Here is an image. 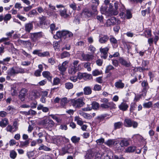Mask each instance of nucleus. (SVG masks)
Returning <instances> with one entry per match:
<instances>
[{"label":"nucleus","mask_w":159,"mask_h":159,"mask_svg":"<svg viewBox=\"0 0 159 159\" xmlns=\"http://www.w3.org/2000/svg\"><path fill=\"white\" fill-rule=\"evenodd\" d=\"M84 97H80L77 99H73L71 100L70 103L74 108H79L85 104Z\"/></svg>","instance_id":"f257e3e1"},{"label":"nucleus","mask_w":159,"mask_h":159,"mask_svg":"<svg viewBox=\"0 0 159 159\" xmlns=\"http://www.w3.org/2000/svg\"><path fill=\"white\" fill-rule=\"evenodd\" d=\"M73 36V34L71 32L67 30H63L61 31L57 32L56 35L54 36V38L55 39L60 38H62L64 39H66L68 37H72Z\"/></svg>","instance_id":"f03ea898"},{"label":"nucleus","mask_w":159,"mask_h":159,"mask_svg":"<svg viewBox=\"0 0 159 159\" xmlns=\"http://www.w3.org/2000/svg\"><path fill=\"white\" fill-rule=\"evenodd\" d=\"M107 154L103 155L101 152H97L95 156V159H111L113 157V153L112 152L108 151Z\"/></svg>","instance_id":"7ed1b4c3"},{"label":"nucleus","mask_w":159,"mask_h":159,"mask_svg":"<svg viewBox=\"0 0 159 159\" xmlns=\"http://www.w3.org/2000/svg\"><path fill=\"white\" fill-rule=\"evenodd\" d=\"M41 123L47 129L52 127L54 125V122L48 117H46L41 121Z\"/></svg>","instance_id":"20e7f679"},{"label":"nucleus","mask_w":159,"mask_h":159,"mask_svg":"<svg viewBox=\"0 0 159 159\" xmlns=\"http://www.w3.org/2000/svg\"><path fill=\"white\" fill-rule=\"evenodd\" d=\"M124 124L126 127H131L132 126L134 128H136L138 125L137 122L132 121L129 119H125L124 121Z\"/></svg>","instance_id":"39448f33"},{"label":"nucleus","mask_w":159,"mask_h":159,"mask_svg":"<svg viewBox=\"0 0 159 159\" xmlns=\"http://www.w3.org/2000/svg\"><path fill=\"white\" fill-rule=\"evenodd\" d=\"M69 62L68 61H66L63 62L61 65L58 66V69L62 74H63L66 70L68 66Z\"/></svg>","instance_id":"423d86ee"},{"label":"nucleus","mask_w":159,"mask_h":159,"mask_svg":"<svg viewBox=\"0 0 159 159\" xmlns=\"http://www.w3.org/2000/svg\"><path fill=\"white\" fill-rule=\"evenodd\" d=\"M109 50V48L107 47L104 48H101L100 49V51L101 53V57L104 59H106L108 56L107 52Z\"/></svg>","instance_id":"0eeeda50"},{"label":"nucleus","mask_w":159,"mask_h":159,"mask_svg":"<svg viewBox=\"0 0 159 159\" xmlns=\"http://www.w3.org/2000/svg\"><path fill=\"white\" fill-rule=\"evenodd\" d=\"M18 42L20 44H22L25 48L31 49V43L29 40L23 41L19 39L18 40Z\"/></svg>","instance_id":"6e6552de"},{"label":"nucleus","mask_w":159,"mask_h":159,"mask_svg":"<svg viewBox=\"0 0 159 159\" xmlns=\"http://www.w3.org/2000/svg\"><path fill=\"white\" fill-rule=\"evenodd\" d=\"M18 129L17 124L16 123H14L12 126L9 125L7 128V130L11 132H13L16 131Z\"/></svg>","instance_id":"1a4fd4ad"},{"label":"nucleus","mask_w":159,"mask_h":159,"mask_svg":"<svg viewBox=\"0 0 159 159\" xmlns=\"http://www.w3.org/2000/svg\"><path fill=\"white\" fill-rule=\"evenodd\" d=\"M116 22V19L115 17H113L107 20L106 23L105 25L107 27H108L114 25Z\"/></svg>","instance_id":"9d476101"},{"label":"nucleus","mask_w":159,"mask_h":159,"mask_svg":"<svg viewBox=\"0 0 159 159\" xmlns=\"http://www.w3.org/2000/svg\"><path fill=\"white\" fill-rule=\"evenodd\" d=\"M27 92V90L25 89H22L20 91L19 97L21 101H23L25 100Z\"/></svg>","instance_id":"9b49d317"},{"label":"nucleus","mask_w":159,"mask_h":159,"mask_svg":"<svg viewBox=\"0 0 159 159\" xmlns=\"http://www.w3.org/2000/svg\"><path fill=\"white\" fill-rule=\"evenodd\" d=\"M42 36V34L41 32L34 33L31 35V38L32 40L35 42Z\"/></svg>","instance_id":"f8f14e48"},{"label":"nucleus","mask_w":159,"mask_h":159,"mask_svg":"<svg viewBox=\"0 0 159 159\" xmlns=\"http://www.w3.org/2000/svg\"><path fill=\"white\" fill-rule=\"evenodd\" d=\"M93 13L87 8L84 9L82 13V15L85 17H89L91 16Z\"/></svg>","instance_id":"ddd939ff"},{"label":"nucleus","mask_w":159,"mask_h":159,"mask_svg":"<svg viewBox=\"0 0 159 159\" xmlns=\"http://www.w3.org/2000/svg\"><path fill=\"white\" fill-rule=\"evenodd\" d=\"M119 61L120 64L126 67H129L130 66V63L126 61L123 57H120L119 58Z\"/></svg>","instance_id":"4468645a"},{"label":"nucleus","mask_w":159,"mask_h":159,"mask_svg":"<svg viewBox=\"0 0 159 159\" xmlns=\"http://www.w3.org/2000/svg\"><path fill=\"white\" fill-rule=\"evenodd\" d=\"M118 4L117 3H115L114 8H113V9H111L110 12L112 15L115 16L117 15L118 13Z\"/></svg>","instance_id":"2eb2a0df"},{"label":"nucleus","mask_w":159,"mask_h":159,"mask_svg":"<svg viewBox=\"0 0 159 159\" xmlns=\"http://www.w3.org/2000/svg\"><path fill=\"white\" fill-rule=\"evenodd\" d=\"M12 68L15 74L19 73H23L25 72V70L23 68L17 67H13Z\"/></svg>","instance_id":"dca6fc26"},{"label":"nucleus","mask_w":159,"mask_h":159,"mask_svg":"<svg viewBox=\"0 0 159 159\" xmlns=\"http://www.w3.org/2000/svg\"><path fill=\"white\" fill-rule=\"evenodd\" d=\"M67 9L65 8H64L63 9H60L59 10L60 15L64 18L68 17L69 15L67 14Z\"/></svg>","instance_id":"f3484780"},{"label":"nucleus","mask_w":159,"mask_h":159,"mask_svg":"<svg viewBox=\"0 0 159 159\" xmlns=\"http://www.w3.org/2000/svg\"><path fill=\"white\" fill-rule=\"evenodd\" d=\"M25 30L27 32L29 33L33 28V25L32 23H28L25 24Z\"/></svg>","instance_id":"a211bd4d"},{"label":"nucleus","mask_w":159,"mask_h":159,"mask_svg":"<svg viewBox=\"0 0 159 159\" xmlns=\"http://www.w3.org/2000/svg\"><path fill=\"white\" fill-rule=\"evenodd\" d=\"M80 61L78 60H74L71 64L70 66H72L76 68L77 70H80L81 69L80 67V64H79Z\"/></svg>","instance_id":"6ab92c4d"},{"label":"nucleus","mask_w":159,"mask_h":159,"mask_svg":"<svg viewBox=\"0 0 159 159\" xmlns=\"http://www.w3.org/2000/svg\"><path fill=\"white\" fill-rule=\"evenodd\" d=\"M129 107L128 105L124 102H122L120 105L119 106V109L122 111H126Z\"/></svg>","instance_id":"aec40b11"},{"label":"nucleus","mask_w":159,"mask_h":159,"mask_svg":"<svg viewBox=\"0 0 159 159\" xmlns=\"http://www.w3.org/2000/svg\"><path fill=\"white\" fill-rule=\"evenodd\" d=\"M115 86L118 89H122L125 86L124 83L122 82V80H119L115 84Z\"/></svg>","instance_id":"412c9836"},{"label":"nucleus","mask_w":159,"mask_h":159,"mask_svg":"<svg viewBox=\"0 0 159 159\" xmlns=\"http://www.w3.org/2000/svg\"><path fill=\"white\" fill-rule=\"evenodd\" d=\"M83 59L84 60L87 61H90L93 60L94 56L93 55H89V54H83L82 55Z\"/></svg>","instance_id":"4be33fe9"},{"label":"nucleus","mask_w":159,"mask_h":159,"mask_svg":"<svg viewBox=\"0 0 159 159\" xmlns=\"http://www.w3.org/2000/svg\"><path fill=\"white\" fill-rule=\"evenodd\" d=\"M39 94L36 91H35L31 93L30 96V98L32 100H34L39 98Z\"/></svg>","instance_id":"5701e85b"},{"label":"nucleus","mask_w":159,"mask_h":159,"mask_svg":"<svg viewBox=\"0 0 159 159\" xmlns=\"http://www.w3.org/2000/svg\"><path fill=\"white\" fill-rule=\"evenodd\" d=\"M108 39L109 37L107 35H104L99 38V41L101 43H104L108 41Z\"/></svg>","instance_id":"b1692460"},{"label":"nucleus","mask_w":159,"mask_h":159,"mask_svg":"<svg viewBox=\"0 0 159 159\" xmlns=\"http://www.w3.org/2000/svg\"><path fill=\"white\" fill-rule=\"evenodd\" d=\"M78 70H77L76 68L70 65L68 69V72L70 74L74 75L75 74Z\"/></svg>","instance_id":"393cba45"},{"label":"nucleus","mask_w":159,"mask_h":159,"mask_svg":"<svg viewBox=\"0 0 159 159\" xmlns=\"http://www.w3.org/2000/svg\"><path fill=\"white\" fill-rule=\"evenodd\" d=\"M84 92L85 95H88L91 93L92 90L90 87L86 86L84 89Z\"/></svg>","instance_id":"a878e982"},{"label":"nucleus","mask_w":159,"mask_h":159,"mask_svg":"<svg viewBox=\"0 0 159 159\" xmlns=\"http://www.w3.org/2000/svg\"><path fill=\"white\" fill-rule=\"evenodd\" d=\"M43 75L44 77L47 78L49 81H51L52 76L49 72L44 71L43 73Z\"/></svg>","instance_id":"bb28decb"},{"label":"nucleus","mask_w":159,"mask_h":159,"mask_svg":"<svg viewBox=\"0 0 159 159\" xmlns=\"http://www.w3.org/2000/svg\"><path fill=\"white\" fill-rule=\"evenodd\" d=\"M37 109L38 110H42L43 112H47L49 110V108L46 107H44L42 105L39 104L37 107Z\"/></svg>","instance_id":"cd10ccee"},{"label":"nucleus","mask_w":159,"mask_h":159,"mask_svg":"<svg viewBox=\"0 0 159 159\" xmlns=\"http://www.w3.org/2000/svg\"><path fill=\"white\" fill-rule=\"evenodd\" d=\"M120 145L122 147L127 146L129 144L128 140L124 139L121 140L120 143Z\"/></svg>","instance_id":"c85d7f7f"},{"label":"nucleus","mask_w":159,"mask_h":159,"mask_svg":"<svg viewBox=\"0 0 159 159\" xmlns=\"http://www.w3.org/2000/svg\"><path fill=\"white\" fill-rule=\"evenodd\" d=\"M93 156L94 153L93 152L90 150L88 151L85 157L86 158L88 159H90L93 157Z\"/></svg>","instance_id":"c756f323"},{"label":"nucleus","mask_w":159,"mask_h":159,"mask_svg":"<svg viewBox=\"0 0 159 159\" xmlns=\"http://www.w3.org/2000/svg\"><path fill=\"white\" fill-rule=\"evenodd\" d=\"M8 124V120L7 119H4L0 122V126L1 127H5Z\"/></svg>","instance_id":"7c9ffc66"},{"label":"nucleus","mask_w":159,"mask_h":159,"mask_svg":"<svg viewBox=\"0 0 159 159\" xmlns=\"http://www.w3.org/2000/svg\"><path fill=\"white\" fill-rule=\"evenodd\" d=\"M136 148L135 146H130L125 149L126 152H133L135 150Z\"/></svg>","instance_id":"2f4dec72"},{"label":"nucleus","mask_w":159,"mask_h":159,"mask_svg":"<svg viewBox=\"0 0 159 159\" xmlns=\"http://www.w3.org/2000/svg\"><path fill=\"white\" fill-rule=\"evenodd\" d=\"M74 120L75 121H76L77 124L79 125H82L83 124V122L79 116H75V117Z\"/></svg>","instance_id":"473e14b6"},{"label":"nucleus","mask_w":159,"mask_h":159,"mask_svg":"<svg viewBox=\"0 0 159 159\" xmlns=\"http://www.w3.org/2000/svg\"><path fill=\"white\" fill-rule=\"evenodd\" d=\"M53 119L55 120L57 123H61V119L59 117H57L55 115L51 114L49 115Z\"/></svg>","instance_id":"72a5a7b5"},{"label":"nucleus","mask_w":159,"mask_h":159,"mask_svg":"<svg viewBox=\"0 0 159 159\" xmlns=\"http://www.w3.org/2000/svg\"><path fill=\"white\" fill-rule=\"evenodd\" d=\"M25 114L27 115H34L37 114V112L35 111L30 109L28 112H24Z\"/></svg>","instance_id":"f704fd0d"},{"label":"nucleus","mask_w":159,"mask_h":159,"mask_svg":"<svg viewBox=\"0 0 159 159\" xmlns=\"http://www.w3.org/2000/svg\"><path fill=\"white\" fill-rule=\"evenodd\" d=\"M68 102V101L67 98L66 97H64L61 99V105L63 107H64L65 105Z\"/></svg>","instance_id":"c9c22d12"},{"label":"nucleus","mask_w":159,"mask_h":159,"mask_svg":"<svg viewBox=\"0 0 159 159\" xmlns=\"http://www.w3.org/2000/svg\"><path fill=\"white\" fill-rule=\"evenodd\" d=\"M7 73L8 75L12 76H14L16 75L12 67L8 70Z\"/></svg>","instance_id":"e433bc0d"},{"label":"nucleus","mask_w":159,"mask_h":159,"mask_svg":"<svg viewBox=\"0 0 159 159\" xmlns=\"http://www.w3.org/2000/svg\"><path fill=\"white\" fill-rule=\"evenodd\" d=\"M114 69V67L112 65H109L106 67L105 71V73H108L109 72L110 70H113Z\"/></svg>","instance_id":"4c0bfd02"},{"label":"nucleus","mask_w":159,"mask_h":159,"mask_svg":"<svg viewBox=\"0 0 159 159\" xmlns=\"http://www.w3.org/2000/svg\"><path fill=\"white\" fill-rule=\"evenodd\" d=\"M10 156L11 158L14 159L16 157L17 153L15 151L12 150L10 152Z\"/></svg>","instance_id":"58836bf2"},{"label":"nucleus","mask_w":159,"mask_h":159,"mask_svg":"<svg viewBox=\"0 0 159 159\" xmlns=\"http://www.w3.org/2000/svg\"><path fill=\"white\" fill-rule=\"evenodd\" d=\"M29 141L28 140H26L24 142H21L20 144V146L21 147H26L29 144Z\"/></svg>","instance_id":"ea45409f"},{"label":"nucleus","mask_w":159,"mask_h":159,"mask_svg":"<svg viewBox=\"0 0 159 159\" xmlns=\"http://www.w3.org/2000/svg\"><path fill=\"white\" fill-rule=\"evenodd\" d=\"M92 106L93 109H97L99 107V104L96 102H94L92 103Z\"/></svg>","instance_id":"a19ab883"},{"label":"nucleus","mask_w":159,"mask_h":159,"mask_svg":"<svg viewBox=\"0 0 159 159\" xmlns=\"http://www.w3.org/2000/svg\"><path fill=\"white\" fill-rule=\"evenodd\" d=\"M114 129H116L120 128L122 125V122H116L114 124Z\"/></svg>","instance_id":"79ce46f5"},{"label":"nucleus","mask_w":159,"mask_h":159,"mask_svg":"<svg viewBox=\"0 0 159 159\" xmlns=\"http://www.w3.org/2000/svg\"><path fill=\"white\" fill-rule=\"evenodd\" d=\"M151 32V30L150 29H148L146 30L145 32V37L147 38H148L149 37H151L152 35Z\"/></svg>","instance_id":"37998d69"},{"label":"nucleus","mask_w":159,"mask_h":159,"mask_svg":"<svg viewBox=\"0 0 159 159\" xmlns=\"http://www.w3.org/2000/svg\"><path fill=\"white\" fill-rule=\"evenodd\" d=\"M113 104L112 102L102 103L101 104L100 106L103 108H108L110 107V104Z\"/></svg>","instance_id":"c03bdc74"},{"label":"nucleus","mask_w":159,"mask_h":159,"mask_svg":"<svg viewBox=\"0 0 159 159\" xmlns=\"http://www.w3.org/2000/svg\"><path fill=\"white\" fill-rule=\"evenodd\" d=\"M111 43L112 44L116 45L118 42L117 40L114 37H111L109 39Z\"/></svg>","instance_id":"a18cd8bd"},{"label":"nucleus","mask_w":159,"mask_h":159,"mask_svg":"<svg viewBox=\"0 0 159 159\" xmlns=\"http://www.w3.org/2000/svg\"><path fill=\"white\" fill-rule=\"evenodd\" d=\"M115 143L114 140L110 139L107 140L106 142V144L109 146H111L113 145Z\"/></svg>","instance_id":"49530a36"},{"label":"nucleus","mask_w":159,"mask_h":159,"mask_svg":"<svg viewBox=\"0 0 159 159\" xmlns=\"http://www.w3.org/2000/svg\"><path fill=\"white\" fill-rule=\"evenodd\" d=\"M70 56V54L69 52H64L61 54V59H63L65 57H68Z\"/></svg>","instance_id":"de8ad7c7"},{"label":"nucleus","mask_w":159,"mask_h":159,"mask_svg":"<svg viewBox=\"0 0 159 159\" xmlns=\"http://www.w3.org/2000/svg\"><path fill=\"white\" fill-rule=\"evenodd\" d=\"M65 87L67 89H72L73 87V84L71 83H66L65 84Z\"/></svg>","instance_id":"09e8293b"},{"label":"nucleus","mask_w":159,"mask_h":159,"mask_svg":"<svg viewBox=\"0 0 159 159\" xmlns=\"http://www.w3.org/2000/svg\"><path fill=\"white\" fill-rule=\"evenodd\" d=\"M80 140V138L79 137H77L76 136H74L71 138V140L73 143H76L78 142Z\"/></svg>","instance_id":"8fccbe9b"},{"label":"nucleus","mask_w":159,"mask_h":159,"mask_svg":"<svg viewBox=\"0 0 159 159\" xmlns=\"http://www.w3.org/2000/svg\"><path fill=\"white\" fill-rule=\"evenodd\" d=\"M84 68L87 69L88 71L91 70V69L90 67V63L89 62H86L84 63Z\"/></svg>","instance_id":"3c124183"},{"label":"nucleus","mask_w":159,"mask_h":159,"mask_svg":"<svg viewBox=\"0 0 159 159\" xmlns=\"http://www.w3.org/2000/svg\"><path fill=\"white\" fill-rule=\"evenodd\" d=\"M11 18V15L10 14H7L5 15L4 17V20L5 21L9 20Z\"/></svg>","instance_id":"603ef678"},{"label":"nucleus","mask_w":159,"mask_h":159,"mask_svg":"<svg viewBox=\"0 0 159 159\" xmlns=\"http://www.w3.org/2000/svg\"><path fill=\"white\" fill-rule=\"evenodd\" d=\"M95 48L92 45H90L89 46V50L91 52V53H93L95 52L96 51Z\"/></svg>","instance_id":"864d4df0"},{"label":"nucleus","mask_w":159,"mask_h":159,"mask_svg":"<svg viewBox=\"0 0 159 159\" xmlns=\"http://www.w3.org/2000/svg\"><path fill=\"white\" fill-rule=\"evenodd\" d=\"M16 17L20 20L23 21H25L27 20L26 18L20 15V14H18Z\"/></svg>","instance_id":"5fc2aeb1"},{"label":"nucleus","mask_w":159,"mask_h":159,"mask_svg":"<svg viewBox=\"0 0 159 159\" xmlns=\"http://www.w3.org/2000/svg\"><path fill=\"white\" fill-rule=\"evenodd\" d=\"M152 104V102H148L144 103L143 106L144 107L149 108L151 106Z\"/></svg>","instance_id":"6e6d98bb"},{"label":"nucleus","mask_w":159,"mask_h":159,"mask_svg":"<svg viewBox=\"0 0 159 159\" xmlns=\"http://www.w3.org/2000/svg\"><path fill=\"white\" fill-rule=\"evenodd\" d=\"M84 79L85 80H90L92 79V76L90 74H89L86 73H84Z\"/></svg>","instance_id":"4d7b16f0"},{"label":"nucleus","mask_w":159,"mask_h":159,"mask_svg":"<svg viewBox=\"0 0 159 159\" xmlns=\"http://www.w3.org/2000/svg\"><path fill=\"white\" fill-rule=\"evenodd\" d=\"M79 114L80 115H82L85 118H90V116L89 115L86 113L83 112H81L80 111H79Z\"/></svg>","instance_id":"13d9d810"},{"label":"nucleus","mask_w":159,"mask_h":159,"mask_svg":"<svg viewBox=\"0 0 159 159\" xmlns=\"http://www.w3.org/2000/svg\"><path fill=\"white\" fill-rule=\"evenodd\" d=\"M102 87L101 85L98 84H96L94 86L93 90L95 91H99L101 90Z\"/></svg>","instance_id":"bf43d9fd"},{"label":"nucleus","mask_w":159,"mask_h":159,"mask_svg":"<svg viewBox=\"0 0 159 159\" xmlns=\"http://www.w3.org/2000/svg\"><path fill=\"white\" fill-rule=\"evenodd\" d=\"M39 150H43L45 151H50V149L45 146L42 145L39 148Z\"/></svg>","instance_id":"052dcab7"},{"label":"nucleus","mask_w":159,"mask_h":159,"mask_svg":"<svg viewBox=\"0 0 159 159\" xmlns=\"http://www.w3.org/2000/svg\"><path fill=\"white\" fill-rule=\"evenodd\" d=\"M135 70H136L137 71H139L140 72L143 71L145 70H148V68H144L143 67H139L138 68H136L134 69Z\"/></svg>","instance_id":"680f3d73"},{"label":"nucleus","mask_w":159,"mask_h":159,"mask_svg":"<svg viewBox=\"0 0 159 159\" xmlns=\"http://www.w3.org/2000/svg\"><path fill=\"white\" fill-rule=\"evenodd\" d=\"M101 73V72L98 70H95L92 72L93 75L94 76H96L100 75Z\"/></svg>","instance_id":"e2e57ef3"},{"label":"nucleus","mask_w":159,"mask_h":159,"mask_svg":"<svg viewBox=\"0 0 159 159\" xmlns=\"http://www.w3.org/2000/svg\"><path fill=\"white\" fill-rule=\"evenodd\" d=\"M107 6H102L100 8V10L102 14L105 13V12L107 11Z\"/></svg>","instance_id":"0e129e2a"},{"label":"nucleus","mask_w":159,"mask_h":159,"mask_svg":"<svg viewBox=\"0 0 159 159\" xmlns=\"http://www.w3.org/2000/svg\"><path fill=\"white\" fill-rule=\"evenodd\" d=\"M34 154V153L33 151L28 152L27 153V155L29 158L33 157Z\"/></svg>","instance_id":"69168bd1"},{"label":"nucleus","mask_w":159,"mask_h":159,"mask_svg":"<svg viewBox=\"0 0 159 159\" xmlns=\"http://www.w3.org/2000/svg\"><path fill=\"white\" fill-rule=\"evenodd\" d=\"M11 58L10 57H7L5 58H4L2 60L3 63H4L3 65H6V63H7L8 62H9L11 60Z\"/></svg>","instance_id":"338daca9"},{"label":"nucleus","mask_w":159,"mask_h":159,"mask_svg":"<svg viewBox=\"0 0 159 159\" xmlns=\"http://www.w3.org/2000/svg\"><path fill=\"white\" fill-rule=\"evenodd\" d=\"M126 16L127 19H129L132 17V15L130 11L127 10L126 11Z\"/></svg>","instance_id":"774afa93"}]
</instances>
